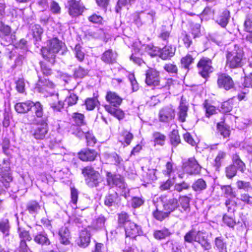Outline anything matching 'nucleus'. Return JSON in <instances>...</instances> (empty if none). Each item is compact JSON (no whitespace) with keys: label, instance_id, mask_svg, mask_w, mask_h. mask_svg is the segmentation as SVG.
Segmentation results:
<instances>
[{"label":"nucleus","instance_id":"obj_49","mask_svg":"<svg viewBox=\"0 0 252 252\" xmlns=\"http://www.w3.org/2000/svg\"><path fill=\"white\" fill-rule=\"evenodd\" d=\"M196 232V231L194 230H191L187 232L184 237L185 242L189 243L195 242Z\"/></svg>","mask_w":252,"mask_h":252},{"label":"nucleus","instance_id":"obj_10","mask_svg":"<svg viewBox=\"0 0 252 252\" xmlns=\"http://www.w3.org/2000/svg\"><path fill=\"white\" fill-rule=\"evenodd\" d=\"M184 167L186 172L190 175L198 174L201 170V166L194 158H189L184 164Z\"/></svg>","mask_w":252,"mask_h":252},{"label":"nucleus","instance_id":"obj_8","mask_svg":"<svg viewBox=\"0 0 252 252\" xmlns=\"http://www.w3.org/2000/svg\"><path fill=\"white\" fill-rule=\"evenodd\" d=\"M175 116V110L172 105L162 108L159 111L158 118L161 122L167 123L173 120Z\"/></svg>","mask_w":252,"mask_h":252},{"label":"nucleus","instance_id":"obj_40","mask_svg":"<svg viewBox=\"0 0 252 252\" xmlns=\"http://www.w3.org/2000/svg\"><path fill=\"white\" fill-rule=\"evenodd\" d=\"M171 234L168 229L164 228L162 230L155 231L154 236L156 239L160 240L169 236Z\"/></svg>","mask_w":252,"mask_h":252},{"label":"nucleus","instance_id":"obj_52","mask_svg":"<svg viewBox=\"0 0 252 252\" xmlns=\"http://www.w3.org/2000/svg\"><path fill=\"white\" fill-rule=\"evenodd\" d=\"M11 32V28L0 21V37L8 35Z\"/></svg>","mask_w":252,"mask_h":252},{"label":"nucleus","instance_id":"obj_30","mask_svg":"<svg viewBox=\"0 0 252 252\" xmlns=\"http://www.w3.org/2000/svg\"><path fill=\"white\" fill-rule=\"evenodd\" d=\"M179 205L177 199L172 198L169 199L166 203L163 205L164 210L168 213V214L175 210L179 207Z\"/></svg>","mask_w":252,"mask_h":252},{"label":"nucleus","instance_id":"obj_31","mask_svg":"<svg viewBox=\"0 0 252 252\" xmlns=\"http://www.w3.org/2000/svg\"><path fill=\"white\" fill-rule=\"evenodd\" d=\"M90 242V235L87 231L81 232L78 244L82 247H87Z\"/></svg>","mask_w":252,"mask_h":252},{"label":"nucleus","instance_id":"obj_1","mask_svg":"<svg viewBox=\"0 0 252 252\" xmlns=\"http://www.w3.org/2000/svg\"><path fill=\"white\" fill-rule=\"evenodd\" d=\"M246 62L243 50L238 46L235 45L234 49L226 54V65L230 68L241 67Z\"/></svg>","mask_w":252,"mask_h":252},{"label":"nucleus","instance_id":"obj_35","mask_svg":"<svg viewBox=\"0 0 252 252\" xmlns=\"http://www.w3.org/2000/svg\"><path fill=\"white\" fill-rule=\"evenodd\" d=\"M32 107L37 120L38 119H41L40 120H41L43 117H46L43 115V107L39 102H34Z\"/></svg>","mask_w":252,"mask_h":252},{"label":"nucleus","instance_id":"obj_53","mask_svg":"<svg viewBox=\"0 0 252 252\" xmlns=\"http://www.w3.org/2000/svg\"><path fill=\"white\" fill-rule=\"evenodd\" d=\"M237 169L232 164L228 165L225 168V175L227 178L231 179L234 177L237 173Z\"/></svg>","mask_w":252,"mask_h":252},{"label":"nucleus","instance_id":"obj_62","mask_svg":"<svg viewBox=\"0 0 252 252\" xmlns=\"http://www.w3.org/2000/svg\"><path fill=\"white\" fill-rule=\"evenodd\" d=\"M223 221L228 226L230 227H233L236 224L235 220L231 216L225 215L223 217Z\"/></svg>","mask_w":252,"mask_h":252},{"label":"nucleus","instance_id":"obj_56","mask_svg":"<svg viewBox=\"0 0 252 252\" xmlns=\"http://www.w3.org/2000/svg\"><path fill=\"white\" fill-rule=\"evenodd\" d=\"M244 28L246 32H252V13L248 15L244 23Z\"/></svg>","mask_w":252,"mask_h":252},{"label":"nucleus","instance_id":"obj_54","mask_svg":"<svg viewBox=\"0 0 252 252\" xmlns=\"http://www.w3.org/2000/svg\"><path fill=\"white\" fill-rule=\"evenodd\" d=\"M168 213L163 212V211H159L157 209L153 212L154 217L159 221H162L168 217Z\"/></svg>","mask_w":252,"mask_h":252},{"label":"nucleus","instance_id":"obj_28","mask_svg":"<svg viewBox=\"0 0 252 252\" xmlns=\"http://www.w3.org/2000/svg\"><path fill=\"white\" fill-rule=\"evenodd\" d=\"M232 165L236 168V169L243 173L246 170V165L244 162L241 159L237 154H234L232 157Z\"/></svg>","mask_w":252,"mask_h":252},{"label":"nucleus","instance_id":"obj_13","mask_svg":"<svg viewBox=\"0 0 252 252\" xmlns=\"http://www.w3.org/2000/svg\"><path fill=\"white\" fill-rule=\"evenodd\" d=\"M126 237L135 238L142 233L141 228L133 222H127L125 226Z\"/></svg>","mask_w":252,"mask_h":252},{"label":"nucleus","instance_id":"obj_29","mask_svg":"<svg viewBox=\"0 0 252 252\" xmlns=\"http://www.w3.org/2000/svg\"><path fill=\"white\" fill-rule=\"evenodd\" d=\"M118 195L116 192L109 193L104 198V204L107 207L115 206L117 204Z\"/></svg>","mask_w":252,"mask_h":252},{"label":"nucleus","instance_id":"obj_58","mask_svg":"<svg viewBox=\"0 0 252 252\" xmlns=\"http://www.w3.org/2000/svg\"><path fill=\"white\" fill-rule=\"evenodd\" d=\"M232 107V100H229L222 103L220 111L222 113H228L231 111Z\"/></svg>","mask_w":252,"mask_h":252},{"label":"nucleus","instance_id":"obj_47","mask_svg":"<svg viewBox=\"0 0 252 252\" xmlns=\"http://www.w3.org/2000/svg\"><path fill=\"white\" fill-rule=\"evenodd\" d=\"M98 103V101L95 97L88 98L85 101L86 108L89 110H93Z\"/></svg>","mask_w":252,"mask_h":252},{"label":"nucleus","instance_id":"obj_57","mask_svg":"<svg viewBox=\"0 0 252 252\" xmlns=\"http://www.w3.org/2000/svg\"><path fill=\"white\" fill-rule=\"evenodd\" d=\"M32 34L34 38L36 39L40 37L41 34L43 32L42 29L39 25H34L32 27Z\"/></svg>","mask_w":252,"mask_h":252},{"label":"nucleus","instance_id":"obj_26","mask_svg":"<svg viewBox=\"0 0 252 252\" xmlns=\"http://www.w3.org/2000/svg\"><path fill=\"white\" fill-rule=\"evenodd\" d=\"M60 236V242L64 245H68L69 244L70 232L68 228L63 226L62 227L59 232Z\"/></svg>","mask_w":252,"mask_h":252},{"label":"nucleus","instance_id":"obj_21","mask_svg":"<svg viewBox=\"0 0 252 252\" xmlns=\"http://www.w3.org/2000/svg\"><path fill=\"white\" fill-rule=\"evenodd\" d=\"M176 49L172 46H165L160 50L159 57L162 60H167L173 57L175 54Z\"/></svg>","mask_w":252,"mask_h":252},{"label":"nucleus","instance_id":"obj_6","mask_svg":"<svg viewBox=\"0 0 252 252\" xmlns=\"http://www.w3.org/2000/svg\"><path fill=\"white\" fill-rule=\"evenodd\" d=\"M212 61L207 57L202 58L197 64L199 74L203 78L209 77L213 71Z\"/></svg>","mask_w":252,"mask_h":252},{"label":"nucleus","instance_id":"obj_51","mask_svg":"<svg viewBox=\"0 0 252 252\" xmlns=\"http://www.w3.org/2000/svg\"><path fill=\"white\" fill-rule=\"evenodd\" d=\"M204 106L206 111V115L208 117L215 114L216 112L215 107L209 103L207 100L205 101Z\"/></svg>","mask_w":252,"mask_h":252},{"label":"nucleus","instance_id":"obj_34","mask_svg":"<svg viewBox=\"0 0 252 252\" xmlns=\"http://www.w3.org/2000/svg\"><path fill=\"white\" fill-rule=\"evenodd\" d=\"M191 187L195 191H200L207 188L206 182L202 178L196 180L192 185Z\"/></svg>","mask_w":252,"mask_h":252},{"label":"nucleus","instance_id":"obj_4","mask_svg":"<svg viewBox=\"0 0 252 252\" xmlns=\"http://www.w3.org/2000/svg\"><path fill=\"white\" fill-rule=\"evenodd\" d=\"M82 173L85 177L86 184L91 188L97 187L102 181L98 172L95 171L91 166H86L83 168Z\"/></svg>","mask_w":252,"mask_h":252},{"label":"nucleus","instance_id":"obj_37","mask_svg":"<svg viewBox=\"0 0 252 252\" xmlns=\"http://www.w3.org/2000/svg\"><path fill=\"white\" fill-rule=\"evenodd\" d=\"M215 244L220 252H227L226 244L222 237H216L215 240Z\"/></svg>","mask_w":252,"mask_h":252},{"label":"nucleus","instance_id":"obj_20","mask_svg":"<svg viewBox=\"0 0 252 252\" xmlns=\"http://www.w3.org/2000/svg\"><path fill=\"white\" fill-rule=\"evenodd\" d=\"M34 230H32V232ZM33 233V240L37 244L42 245H49L50 244V241L45 232L42 231L36 234Z\"/></svg>","mask_w":252,"mask_h":252},{"label":"nucleus","instance_id":"obj_27","mask_svg":"<svg viewBox=\"0 0 252 252\" xmlns=\"http://www.w3.org/2000/svg\"><path fill=\"white\" fill-rule=\"evenodd\" d=\"M194 59L193 55L188 54L181 60V67L188 71L190 69V66L194 63Z\"/></svg>","mask_w":252,"mask_h":252},{"label":"nucleus","instance_id":"obj_43","mask_svg":"<svg viewBox=\"0 0 252 252\" xmlns=\"http://www.w3.org/2000/svg\"><path fill=\"white\" fill-rule=\"evenodd\" d=\"M10 225L7 219L1 220L0 221V231L5 236L9 235Z\"/></svg>","mask_w":252,"mask_h":252},{"label":"nucleus","instance_id":"obj_16","mask_svg":"<svg viewBox=\"0 0 252 252\" xmlns=\"http://www.w3.org/2000/svg\"><path fill=\"white\" fill-rule=\"evenodd\" d=\"M106 99L109 104L105 106L112 107L119 106L122 101V99L116 93L112 92H109L107 93Z\"/></svg>","mask_w":252,"mask_h":252},{"label":"nucleus","instance_id":"obj_23","mask_svg":"<svg viewBox=\"0 0 252 252\" xmlns=\"http://www.w3.org/2000/svg\"><path fill=\"white\" fill-rule=\"evenodd\" d=\"M230 17V16L229 11L227 9H224L219 15L217 19L216 22L221 27L224 28L227 25Z\"/></svg>","mask_w":252,"mask_h":252},{"label":"nucleus","instance_id":"obj_18","mask_svg":"<svg viewBox=\"0 0 252 252\" xmlns=\"http://www.w3.org/2000/svg\"><path fill=\"white\" fill-rule=\"evenodd\" d=\"M195 242L199 243L205 250L211 248V245L207 240L205 233L202 231L196 232Z\"/></svg>","mask_w":252,"mask_h":252},{"label":"nucleus","instance_id":"obj_46","mask_svg":"<svg viewBox=\"0 0 252 252\" xmlns=\"http://www.w3.org/2000/svg\"><path fill=\"white\" fill-rule=\"evenodd\" d=\"M89 72V69L83 68L82 66H79L75 69L74 76L76 78H82L86 76Z\"/></svg>","mask_w":252,"mask_h":252},{"label":"nucleus","instance_id":"obj_7","mask_svg":"<svg viewBox=\"0 0 252 252\" xmlns=\"http://www.w3.org/2000/svg\"><path fill=\"white\" fill-rule=\"evenodd\" d=\"M217 84L219 88L228 91L234 87L232 78L227 74L221 73L218 75Z\"/></svg>","mask_w":252,"mask_h":252},{"label":"nucleus","instance_id":"obj_64","mask_svg":"<svg viewBox=\"0 0 252 252\" xmlns=\"http://www.w3.org/2000/svg\"><path fill=\"white\" fill-rule=\"evenodd\" d=\"M144 202V199L141 197H133L131 199V206L133 208H138L141 206Z\"/></svg>","mask_w":252,"mask_h":252},{"label":"nucleus","instance_id":"obj_33","mask_svg":"<svg viewBox=\"0 0 252 252\" xmlns=\"http://www.w3.org/2000/svg\"><path fill=\"white\" fill-rule=\"evenodd\" d=\"M179 201L182 209V210H181V212L189 213L190 211V198L187 196H183L180 197Z\"/></svg>","mask_w":252,"mask_h":252},{"label":"nucleus","instance_id":"obj_15","mask_svg":"<svg viewBox=\"0 0 252 252\" xmlns=\"http://www.w3.org/2000/svg\"><path fill=\"white\" fill-rule=\"evenodd\" d=\"M189 109L188 103L185 97L182 96L180 102V105L178 107V112L177 116L178 120L181 122L186 121V117L188 115V111Z\"/></svg>","mask_w":252,"mask_h":252},{"label":"nucleus","instance_id":"obj_14","mask_svg":"<svg viewBox=\"0 0 252 252\" xmlns=\"http://www.w3.org/2000/svg\"><path fill=\"white\" fill-rule=\"evenodd\" d=\"M54 84L48 79L39 76V80L36 84V89L39 93L48 92L54 88Z\"/></svg>","mask_w":252,"mask_h":252},{"label":"nucleus","instance_id":"obj_60","mask_svg":"<svg viewBox=\"0 0 252 252\" xmlns=\"http://www.w3.org/2000/svg\"><path fill=\"white\" fill-rule=\"evenodd\" d=\"M118 222L120 224L124 225L125 227L127 222L131 221L129 220L128 215L126 212H122L119 215Z\"/></svg>","mask_w":252,"mask_h":252},{"label":"nucleus","instance_id":"obj_41","mask_svg":"<svg viewBox=\"0 0 252 252\" xmlns=\"http://www.w3.org/2000/svg\"><path fill=\"white\" fill-rule=\"evenodd\" d=\"M106 219L103 216H99L93 222V226L95 229H102L105 227Z\"/></svg>","mask_w":252,"mask_h":252},{"label":"nucleus","instance_id":"obj_36","mask_svg":"<svg viewBox=\"0 0 252 252\" xmlns=\"http://www.w3.org/2000/svg\"><path fill=\"white\" fill-rule=\"evenodd\" d=\"M136 0H118L117 5L115 7V11L117 13H120L123 7L131 5Z\"/></svg>","mask_w":252,"mask_h":252},{"label":"nucleus","instance_id":"obj_3","mask_svg":"<svg viewBox=\"0 0 252 252\" xmlns=\"http://www.w3.org/2000/svg\"><path fill=\"white\" fill-rule=\"evenodd\" d=\"M63 43L57 38H53L50 41V45L48 48H44L41 50L42 56L51 63H54L56 55L60 50Z\"/></svg>","mask_w":252,"mask_h":252},{"label":"nucleus","instance_id":"obj_32","mask_svg":"<svg viewBox=\"0 0 252 252\" xmlns=\"http://www.w3.org/2000/svg\"><path fill=\"white\" fill-rule=\"evenodd\" d=\"M18 232L20 241H31L32 237L31 236L29 230L21 226H19Z\"/></svg>","mask_w":252,"mask_h":252},{"label":"nucleus","instance_id":"obj_5","mask_svg":"<svg viewBox=\"0 0 252 252\" xmlns=\"http://www.w3.org/2000/svg\"><path fill=\"white\" fill-rule=\"evenodd\" d=\"M156 12L154 10H145L139 13L136 21L138 26L144 25L148 27L153 25L157 19Z\"/></svg>","mask_w":252,"mask_h":252},{"label":"nucleus","instance_id":"obj_2","mask_svg":"<svg viewBox=\"0 0 252 252\" xmlns=\"http://www.w3.org/2000/svg\"><path fill=\"white\" fill-rule=\"evenodd\" d=\"M30 121L37 125L31 130L32 135L37 140L44 139L48 131V117H44L41 120H37L34 117Z\"/></svg>","mask_w":252,"mask_h":252},{"label":"nucleus","instance_id":"obj_24","mask_svg":"<svg viewBox=\"0 0 252 252\" xmlns=\"http://www.w3.org/2000/svg\"><path fill=\"white\" fill-rule=\"evenodd\" d=\"M12 181V177L8 170L4 169L0 172V182L5 188L9 187L10 183Z\"/></svg>","mask_w":252,"mask_h":252},{"label":"nucleus","instance_id":"obj_19","mask_svg":"<svg viewBox=\"0 0 252 252\" xmlns=\"http://www.w3.org/2000/svg\"><path fill=\"white\" fill-rule=\"evenodd\" d=\"M97 155L94 150L86 149L79 153V158L83 161H93L94 160Z\"/></svg>","mask_w":252,"mask_h":252},{"label":"nucleus","instance_id":"obj_61","mask_svg":"<svg viewBox=\"0 0 252 252\" xmlns=\"http://www.w3.org/2000/svg\"><path fill=\"white\" fill-rule=\"evenodd\" d=\"M27 209L31 214L35 213L39 208L38 203L35 201L29 203L27 206Z\"/></svg>","mask_w":252,"mask_h":252},{"label":"nucleus","instance_id":"obj_55","mask_svg":"<svg viewBox=\"0 0 252 252\" xmlns=\"http://www.w3.org/2000/svg\"><path fill=\"white\" fill-rule=\"evenodd\" d=\"M223 121L220 122L217 124V127L220 133L224 138L227 137L229 135V131L225 128L223 126Z\"/></svg>","mask_w":252,"mask_h":252},{"label":"nucleus","instance_id":"obj_59","mask_svg":"<svg viewBox=\"0 0 252 252\" xmlns=\"http://www.w3.org/2000/svg\"><path fill=\"white\" fill-rule=\"evenodd\" d=\"M87 131L86 129H82L80 126H74L72 127V133L80 138L86 134Z\"/></svg>","mask_w":252,"mask_h":252},{"label":"nucleus","instance_id":"obj_25","mask_svg":"<svg viewBox=\"0 0 252 252\" xmlns=\"http://www.w3.org/2000/svg\"><path fill=\"white\" fill-rule=\"evenodd\" d=\"M104 107L108 113L119 120L124 118L125 115L124 112L119 108V106L112 107L111 106H104Z\"/></svg>","mask_w":252,"mask_h":252},{"label":"nucleus","instance_id":"obj_39","mask_svg":"<svg viewBox=\"0 0 252 252\" xmlns=\"http://www.w3.org/2000/svg\"><path fill=\"white\" fill-rule=\"evenodd\" d=\"M170 139L171 144L174 147H176L181 142L180 136L179 135L178 130L173 129L170 134Z\"/></svg>","mask_w":252,"mask_h":252},{"label":"nucleus","instance_id":"obj_9","mask_svg":"<svg viewBox=\"0 0 252 252\" xmlns=\"http://www.w3.org/2000/svg\"><path fill=\"white\" fill-rule=\"evenodd\" d=\"M145 82L148 86H158L160 83L159 72L153 68L147 70L146 73Z\"/></svg>","mask_w":252,"mask_h":252},{"label":"nucleus","instance_id":"obj_38","mask_svg":"<svg viewBox=\"0 0 252 252\" xmlns=\"http://www.w3.org/2000/svg\"><path fill=\"white\" fill-rule=\"evenodd\" d=\"M73 52L75 57L79 62H82L84 60L85 53L83 51L82 47L79 44L75 45Z\"/></svg>","mask_w":252,"mask_h":252},{"label":"nucleus","instance_id":"obj_44","mask_svg":"<svg viewBox=\"0 0 252 252\" xmlns=\"http://www.w3.org/2000/svg\"><path fill=\"white\" fill-rule=\"evenodd\" d=\"M154 142L156 144L162 146L164 144L166 136L159 132H155L153 134Z\"/></svg>","mask_w":252,"mask_h":252},{"label":"nucleus","instance_id":"obj_17","mask_svg":"<svg viewBox=\"0 0 252 252\" xmlns=\"http://www.w3.org/2000/svg\"><path fill=\"white\" fill-rule=\"evenodd\" d=\"M33 105L34 102L31 100L19 102L15 104V109L19 113H25L30 111Z\"/></svg>","mask_w":252,"mask_h":252},{"label":"nucleus","instance_id":"obj_48","mask_svg":"<svg viewBox=\"0 0 252 252\" xmlns=\"http://www.w3.org/2000/svg\"><path fill=\"white\" fill-rule=\"evenodd\" d=\"M78 100V97L76 94L70 93V94L66 97L64 102L68 106H70L76 104Z\"/></svg>","mask_w":252,"mask_h":252},{"label":"nucleus","instance_id":"obj_50","mask_svg":"<svg viewBox=\"0 0 252 252\" xmlns=\"http://www.w3.org/2000/svg\"><path fill=\"white\" fill-rule=\"evenodd\" d=\"M226 155V153L223 151H220L218 153L215 159V166L217 169L221 166L222 161L225 158Z\"/></svg>","mask_w":252,"mask_h":252},{"label":"nucleus","instance_id":"obj_22","mask_svg":"<svg viewBox=\"0 0 252 252\" xmlns=\"http://www.w3.org/2000/svg\"><path fill=\"white\" fill-rule=\"evenodd\" d=\"M117 55L112 50L109 49L103 53L101 59L104 63L112 64L116 62Z\"/></svg>","mask_w":252,"mask_h":252},{"label":"nucleus","instance_id":"obj_42","mask_svg":"<svg viewBox=\"0 0 252 252\" xmlns=\"http://www.w3.org/2000/svg\"><path fill=\"white\" fill-rule=\"evenodd\" d=\"M72 117L73 121L76 126H82L85 125L84 115L81 113H73Z\"/></svg>","mask_w":252,"mask_h":252},{"label":"nucleus","instance_id":"obj_11","mask_svg":"<svg viewBox=\"0 0 252 252\" xmlns=\"http://www.w3.org/2000/svg\"><path fill=\"white\" fill-rule=\"evenodd\" d=\"M106 180L107 185L111 187L116 186L120 188H124L125 185L123 178L120 175L113 174L107 172Z\"/></svg>","mask_w":252,"mask_h":252},{"label":"nucleus","instance_id":"obj_45","mask_svg":"<svg viewBox=\"0 0 252 252\" xmlns=\"http://www.w3.org/2000/svg\"><path fill=\"white\" fill-rule=\"evenodd\" d=\"M189 188V184L185 181L175 183L174 186V190L179 192H182L184 190H187Z\"/></svg>","mask_w":252,"mask_h":252},{"label":"nucleus","instance_id":"obj_12","mask_svg":"<svg viewBox=\"0 0 252 252\" xmlns=\"http://www.w3.org/2000/svg\"><path fill=\"white\" fill-rule=\"evenodd\" d=\"M68 12L70 16L76 17L80 15L84 11V6L79 1L70 0L67 2Z\"/></svg>","mask_w":252,"mask_h":252},{"label":"nucleus","instance_id":"obj_63","mask_svg":"<svg viewBox=\"0 0 252 252\" xmlns=\"http://www.w3.org/2000/svg\"><path fill=\"white\" fill-rule=\"evenodd\" d=\"M85 136L88 145L93 146L95 144L96 139L91 133L87 131L85 134Z\"/></svg>","mask_w":252,"mask_h":252}]
</instances>
